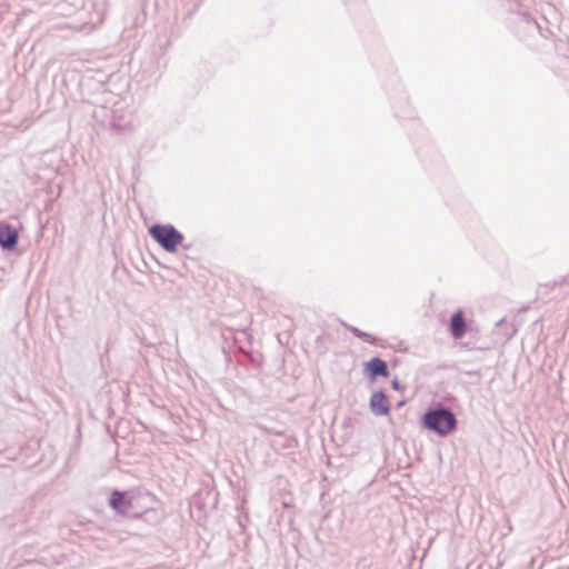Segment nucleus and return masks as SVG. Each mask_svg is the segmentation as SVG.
I'll return each mask as SVG.
<instances>
[{"instance_id":"obj_10","label":"nucleus","mask_w":569,"mask_h":569,"mask_svg":"<svg viewBox=\"0 0 569 569\" xmlns=\"http://www.w3.org/2000/svg\"><path fill=\"white\" fill-rule=\"evenodd\" d=\"M560 284H568L569 283V274L561 278L559 281Z\"/></svg>"},{"instance_id":"obj_3","label":"nucleus","mask_w":569,"mask_h":569,"mask_svg":"<svg viewBox=\"0 0 569 569\" xmlns=\"http://www.w3.org/2000/svg\"><path fill=\"white\" fill-rule=\"evenodd\" d=\"M136 502V496L132 491L113 490L109 498L110 507L119 515H130Z\"/></svg>"},{"instance_id":"obj_4","label":"nucleus","mask_w":569,"mask_h":569,"mask_svg":"<svg viewBox=\"0 0 569 569\" xmlns=\"http://www.w3.org/2000/svg\"><path fill=\"white\" fill-rule=\"evenodd\" d=\"M363 371L371 382L376 381L379 377L388 378L390 376L387 361L379 357L367 361Z\"/></svg>"},{"instance_id":"obj_11","label":"nucleus","mask_w":569,"mask_h":569,"mask_svg":"<svg viewBox=\"0 0 569 569\" xmlns=\"http://www.w3.org/2000/svg\"><path fill=\"white\" fill-rule=\"evenodd\" d=\"M506 319L502 318L499 321L496 322V327H501L505 323Z\"/></svg>"},{"instance_id":"obj_5","label":"nucleus","mask_w":569,"mask_h":569,"mask_svg":"<svg viewBox=\"0 0 569 569\" xmlns=\"http://www.w3.org/2000/svg\"><path fill=\"white\" fill-rule=\"evenodd\" d=\"M17 230L9 223H0V246L3 250H13L18 244Z\"/></svg>"},{"instance_id":"obj_7","label":"nucleus","mask_w":569,"mask_h":569,"mask_svg":"<svg viewBox=\"0 0 569 569\" xmlns=\"http://www.w3.org/2000/svg\"><path fill=\"white\" fill-rule=\"evenodd\" d=\"M467 331L462 310H457L450 318V332L455 339H461Z\"/></svg>"},{"instance_id":"obj_9","label":"nucleus","mask_w":569,"mask_h":569,"mask_svg":"<svg viewBox=\"0 0 569 569\" xmlns=\"http://www.w3.org/2000/svg\"><path fill=\"white\" fill-rule=\"evenodd\" d=\"M391 387L395 389V390H399L400 389V382L397 378H395L391 382Z\"/></svg>"},{"instance_id":"obj_8","label":"nucleus","mask_w":569,"mask_h":569,"mask_svg":"<svg viewBox=\"0 0 569 569\" xmlns=\"http://www.w3.org/2000/svg\"><path fill=\"white\" fill-rule=\"evenodd\" d=\"M355 337L357 338H360L362 339L363 341L366 342H369L371 345H375L376 343V338L368 333V332H365V331H361L360 329H358L357 327H353V326H345Z\"/></svg>"},{"instance_id":"obj_6","label":"nucleus","mask_w":569,"mask_h":569,"mask_svg":"<svg viewBox=\"0 0 569 569\" xmlns=\"http://www.w3.org/2000/svg\"><path fill=\"white\" fill-rule=\"evenodd\" d=\"M369 407L375 416H386L390 411L388 398L382 390L375 391L371 395Z\"/></svg>"},{"instance_id":"obj_1","label":"nucleus","mask_w":569,"mask_h":569,"mask_svg":"<svg viewBox=\"0 0 569 569\" xmlns=\"http://www.w3.org/2000/svg\"><path fill=\"white\" fill-rule=\"evenodd\" d=\"M457 418L451 409L437 405L429 408L421 417V426L440 437H446L457 428Z\"/></svg>"},{"instance_id":"obj_2","label":"nucleus","mask_w":569,"mask_h":569,"mask_svg":"<svg viewBox=\"0 0 569 569\" xmlns=\"http://www.w3.org/2000/svg\"><path fill=\"white\" fill-rule=\"evenodd\" d=\"M151 238L167 252H176L182 243L183 234L172 224L156 223L149 228Z\"/></svg>"}]
</instances>
